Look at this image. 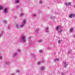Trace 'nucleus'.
<instances>
[{"instance_id":"nucleus-1","label":"nucleus","mask_w":75,"mask_h":75,"mask_svg":"<svg viewBox=\"0 0 75 75\" xmlns=\"http://www.w3.org/2000/svg\"><path fill=\"white\" fill-rule=\"evenodd\" d=\"M21 42H23L24 43L25 42L26 40H25V37L23 36L21 38Z\"/></svg>"},{"instance_id":"nucleus-2","label":"nucleus","mask_w":75,"mask_h":75,"mask_svg":"<svg viewBox=\"0 0 75 75\" xmlns=\"http://www.w3.org/2000/svg\"><path fill=\"white\" fill-rule=\"evenodd\" d=\"M64 4H65L66 7H68V6H69L71 5V2H69V3H68L67 2L65 3Z\"/></svg>"},{"instance_id":"nucleus-3","label":"nucleus","mask_w":75,"mask_h":75,"mask_svg":"<svg viewBox=\"0 0 75 75\" xmlns=\"http://www.w3.org/2000/svg\"><path fill=\"white\" fill-rule=\"evenodd\" d=\"M75 17V14H73L72 13H71L69 16V17L70 18H72V17Z\"/></svg>"},{"instance_id":"nucleus-4","label":"nucleus","mask_w":75,"mask_h":75,"mask_svg":"<svg viewBox=\"0 0 75 75\" xmlns=\"http://www.w3.org/2000/svg\"><path fill=\"white\" fill-rule=\"evenodd\" d=\"M7 8H5L4 10V13H5V14L6 13H7Z\"/></svg>"},{"instance_id":"nucleus-5","label":"nucleus","mask_w":75,"mask_h":75,"mask_svg":"<svg viewBox=\"0 0 75 75\" xmlns=\"http://www.w3.org/2000/svg\"><path fill=\"white\" fill-rule=\"evenodd\" d=\"M24 13H21L19 14V16L20 17H23V16H24Z\"/></svg>"},{"instance_id":"nucleus-6","label":"nucleus","mask_w":75,"mask_h":75,"mask_svg":"<svg viewBox=\"0 0 75 75\" xmlns=\"http://www.w3.org/2000/svg\"><path fill=\"white\" fill-rule=\"evenodd\" d=\"M45 31L46 33H48L49 31L48 30V28L46 27L45 28Z\"/></svg>"},{"instance_id":"nucleus-7","label":"nucleus","mask_w":75,"mask_h":75,"mask_svg":"<svg viewBox=\"0 0 75 75\" xmlns=\"http://www.w3.org/2000/svg\"><path fill=\"white\" fill-rule=\"evenodd\" d=\"M74 31V28H72L70 30V33H72Z\"/></svg>"},{"instance_id":"nucleus-8","label":"nucleus","mask_w":75,"mask_h":75,"mask_svg":"<svg viewBox=\"0 0 75 75\" xmlns=\"http://www.w3.org/2000/svg\"><path fill=\"white\" fill-rule=\"evenodd\" d=\"M64 64V68H66L67 66H68V64H67L66 65V62H63Z\"/></svg>"},{"instance_id":"nucleus-9","label":"nucleus","mask_w":75,"mask_h":75,"mask_svg":"<svg viewBox=\"0 0 75 75\" xmlns=\"http://www.w3.org/2000/svg\"><path fill=\"white\" fill-rule=\"evenodd\" d=\"M19 24H18V23H16V27L17 28H18V27H19Z\"/></svg>"},{"instance_id":"nucleus-10","label":"nucleus","mask_w":75,"mask_h":75,"mask_svg":"<svg viewBox=\"0 0 75 75\" xmlns=\"http://www.w3.org/2000/svg\"><path fill=\"white\" fill-rule=\"evenodd\" d=\"M39 28H38L36 29V33H39V31L40 30H39Z\"/></svg>"},{"instance_id":"nucleus-11","label":"nucleus","mask_w":75,"mask_h":75,"mask_svg":"<svg viewBox=\"0 0 75 75\" xmlns=\"http://www.w3.org/2000/svg\"><path fill=\"white\" fill-rule=\"evenodd\" d=\"M5 64H6V65H10V62H5Z\"/></svg>"},{"instance_id":"nucleus-12","label":"nucleus","mask_w":75,"mask_h":75,"mask_svg":"<svg viewBox=\"0 0 75 75\" xmlns=\"http://www.w3.org/2000/svg\"><path fill=\"white\" fill-rule=\"evenodd\" d=\"M59 61V59L58 58L54 60V62H56V61Z\"/></svg>"},{"instance_id":"nucleus-13","label":"nucleus","mask_w":75,"mask_h":75,"mask_svg":"<svg viewBox=\"0 0 75 75\" xmlns=\"http://www.w3.org/2000/svg\"><path fill=\"white\" fill-rule=\"evenodd\" d=\"M18 54L17 53H14L13 54V57H16V55H17Z\"/></svg>"},{"instance_id":"nucleus-14","label":"nucleus","mask_w":75,"mask_h":75,"mask_svg":"<svg viewBox=\"0 0 75 75\" xmlns=\"http://www.w3.org/2000/svg\"><path fill=\"white\" fill-rule=\"evenodd\" d=\"M40 69L42 71V70H44V66L41 67L40 68Z\"/></svg>"},{"instance_id":"nucleus-15","label":"nucleus","mask_w":75,"mask_h":75,"mask_svg":"<svg viewBox=\"0 0 75 75\" xmlns=\"http://www.w3.org/2000/svg\"><path fill=\"white\" fill-rule=\"evenodd\" d=\"M23 24H25V23H26V21H25V19H23Z\"/></svg>"},{"instance_id":"nucleus-16","label":"nucleus","mask_w":75,"mask_h":75,"mask_svg":"<svg viewBox=\"0 0 75 75\" xmlns=\"http://www.w3.org/2000/svg\"><path fill=\"white\" fill-rule=\"evenodd\" d=\"M59 27H61V26H57L56 28V30H58V29H59Z\"/></svg>"},{"instance_id":"nucleus-17","label":"nucleus","mask_w":75,"mask_h":75,"mask_svg":"<svg viewBox=\"0 0 75 75\" xmlns=\"http://www.w3.org/2000/svg\"><path fill=\"white\" fill-rule=\"evenodd\" d=\"M24 25V24L22 23V24L20 25V27H23V26Z\"/></svg>"},{"instance_id":"nucleus-18","label":"nucleus","mask_w":75,"mask_h":75,"mask_svg":"<svg viewBox=\"0 0 75 75\" xmlns=\"http://www.w3.org/2000/svg\"><path fill=\"white\" fill-rule=\"evenodd\" d=\"M19 3V0H17L15 1V3Z\"/></svg>"},{"instance_id":"nucleus-19","label":"nucleus","mask_w":75,"mask_h":75,"mask_svg":"<svg viewBox=\"0 0 75 75\" xmlns=\"http://www.w3.org/2000/svg\"><path fill=\"white\" fill-rule=\"evenodd\" d=\"M3 9V7L1 6H0V10Z\"/></svg>"},{"instance_id":"nucleus-20","label":"nucleus","mask_w":75,"mask_h":75,"mask_svg":"<svg viewBox=\"0 0 75 75\" xmlns=\"http://www.w3.org/2000/svg\"><path fill=\"white\" fill-rule=\"evenodd\" d=\"M42 3V1H39V4H41Z\"/></svg>"},{"instance_id":"nucleus-21","label":"nucleus","mask_w":75,"mask_h":75,"mask_svg":"<svg viewBox=\"0 0 75 75\" xmlns=\"http://www.w3.org/2000/svg\"><path fill=\"white\" fill-rule=\"evenodd\" d=\"M41 41H42V40H38V42H41Z\"/></svg>"},{"instance_id":"nucleus-22","label":"nucleus","mask_w":75,"mask_h":75,"mask_svg":"<svg viewBox=\"0 0 75 75\" xmlns=\"http://www.w3.org/2000/svg\"><path fill=\"white\" fill-rule=\"evenodd\" d=\"M42 52V50H40L39 51V52H40V53H41Z\"/></svg>"},{"instance_id":"nucleus-23","label":"nucleus","mask_w":75,"mask_h":75,"mask_svg":"<svg viewBox=\"0 0 75 75\" xmlns=\"http://www.w3.org/2000/svg\"><path fill=\"white\" fill-rule=\"evenodd\" d=\"M58 43L59 44H60L61 43V40H60L58 41Z\"/></svg>"},{"instance_id":"nucleus-24","label":"nucleus","mask_w":75,"mask_h":75,"mask_svg":"<svg viewBox=\"0 0 75 75\" xmlns=\"http://www.w3.org/2000/svg\"><path fill=\"white\" fill-rule=\"evenodd\" d=\"M17 51L18 52H20V49H17Z\"/></svg>"},{"instance_id":"nucleus-25","label":"nucleus","mask_w":75,"mask_h":75,"mask_svg":"<svg viewBox=\"0 0 75 75\" xmlns=\"http://www.w3.org/2000/svg\"><path fill=\"white\" fill-rule=\"evenodd\" d=\"M3 23H4V24H5V23H6V21H4L3 22Z\"/></svg>"},{"instance_id":"nucleus-26","label":"nucleus","mask_w":75,"mask_h":75,"mask_svg":"<svg viewBox=\"0 0 75 75\" xmlns=\"http://www.w3.org/2000/svg\"><path fill=\"white\" fill-rule=\"evenodd\" d=\"M68 54H71V51H69L68 52Z\"/></svg>"},{"instance_id":"nucleus-27","label":"nucleus","mask_w":75,"mask_h":75,"mask_svg":"<svg viewBox=\"0 0 75 75\" xmlns=\"http://www.w3.org/2000/svg\"><path fill=\"white\" fill-rule=\"evenodd\" d=\"M41 63H42V62H38V64H41Z\"/></svg>"},{"instance_id":"nucleus-28","label":"nucleus","mask_w":75,"mask_h":75,"mask_svg":"<svg viewBox=\"0 0 75 75\" xmlns=\"http://www.w3.org/2000/svg\"><path fill=\"white\" fill-rule=\"evenodd\" d=\"M17 17V16H14V18H16Z\"/></svg>"},{"instance_id":"nucleus-29","label":"nucleus","mask_w":75,"mask_h":75,"mask_svg":"<svg viewBox=\"0 0 75 75\" xmlns=\"http://www.w3.org/2000/svg\"><path fill=\"white\" fill-rule=\"evenodd\" d=\"M62 30H61V31H59V32H58V33H62Z\"/></svg>"},{"instance_id":"nucleus-30","label":"nucleus","mask_w":75,"mask_h":75,"mask_svg":"<svg viewBox=\"0 0 75 75\" xmlns=\"http://www.w3.org/2000/svg\"><path fill=\"white\" fill-rule=\"evenodd\" d=\"M50 19H51V20H52V16H50Z\"/></svg>"},{"instance_id":"nucleus-31","label":"nucleus","mask_w":75,"mask_h":75,"mask_svg":"<svg viewBox=\"0 0 75 75\" xmlns=\"http://www.w3.org/2000/svg\"><path fill=\"white\" fill-rule=\"evenodd\" d=\"M8 29H10V28H11V27L9 26L8 27Z\"/></svg>"},{"instance_id":"nucleus-32","label":"nucleus","mask_w":75,"mask_h":75,"mask_svg":"<svg viewBox=\"0 0 75 75\" xmlns=\"http://www.w3.org/2000/svg\"><path fill=\"white\" fill-rule=\"evenodd\" d=\"M33 17H35V16H36V14H34V15H33Z\"/></svg>"},{"instance_id":"nucleus-33","label":"nucleus","mask_w":75,"mask_h":75,"mask_svg":"<svg viewBox=\"0 0 75 75\" xmlns=\"http://www.w3.org/2000/svg\"><path fill=\"white\" fill-rule=\"evenodd\" d=\"M2 59V56L0 57V59Z\"/></svg>"},{"instance_id":"nucleus-34","label":"nucleus","mask_w":75,"mask_h":75,"mask_svg":"<svg viewBox=\"0 0 75 75\" xmlns=\"http://www.w3.org/2000/svg\"><path fill=\"white\" fill-rule=\"evenodd\" d=\"M11 75H15V74H10Z\"/></svg>"},{"instance_id":"nucleus-35","label":"nucleus","mask_w":75,"mask_h":75,"mask_svg":"<svg viewBox=\"0 0 75 75\" xmlns=\"http://www.w3.org/2000/svg\"><path fill=\"white\" fill-rule=\"evenodd\" d=\"M42 62L43 63V62H44V60H42Z\"/></svg>"},{"instance_id":"nucleus-36","label":"nucleus","mask_w":75,"mask_h":75,"mask_svg":"<svg viewBox=\"0 0 75 75\" xmlns=\"http://www.w3.org/2000/svg\"><path fill=\"white\" fill-rule=\"evenodd\" d=\"M17 72H20V71L18 70H17Z\"/></svg>"},{"instance_id":"nucleus-37","label":"nucleus","mask_w":75,"mask_h":75,"mask_svg":"<svg viewBox=\"0 0 75 75\" xmlns=\"http://www.w3.org/2000/svg\"><path fill=\"white\" fill-rule=\"evenodd\" d=\"M73 37H74V38H75V35H73Z\"/></svg>"},{"instance_id":"nucleus-38","label":"nucleus","mask_w":75,"mask_h":75,"mask_svg":"<svg viewBox=\"0 0 75 75\" xmlns=\"http://www.w3.org/2000/svg\"><path fill=\"white\" fill-rule=\"evenodd\" d=\"M60 41H62V40H60Z\"/></svg>"},{"instance_id":"nucleus-39","label":"nucleus","mask_w":75,"mask_h":75,"mask_svg":"<svg viewBox=\"0 0 75 75\" xmlns=\"http://www.w3.org/2000/svg\"><path fill=\"white\" fill-rule=\"evenodd\" d=\"M50 48L48 47L47 49H48V50H49V49H50Z\"/></svg>"},{"instance_id":"nucleus-40","label":"nucleus","mask_w":75,"mask_h":75,"mask_svg":"<svg viewBox=\"0 0 75 75\" xmlns=\"http://www.w3.org/2000/svg\"><path fill=\"white\" fill-rule=\"evenodd\" d=\"M17 7L18 8V7H19V6H18V7Z\"/></svg>"},{"instance_id":"nucleus-41","label":"nucleus","mask_w":75,"mask_h":75,"mask_svg":"<svg viewBox=\"0 0 75 75\" xmlns=\"http://www.w3.org/2000/svg\"><path fill=\"white\" fill-rule=\"evenodd\" d=\"M55 16H54V17H53V18H55Z\"/></svg>"},{"instance_id":"nucleus-42","label":"nucleus","mask_w":75,"mask_h":75,"mask_svg":"<svg viewBox=\"0 0 75 75\" xmlns=\"http://www.w3.org/2000/svg\"><path fill=\"white\" fill-rule=\"evenodd\" d=\"M63 74H64L63 73H62V75Z\"/></svg>"},{"instance_id":"nucleus-43","label":"nucleus","mask_w":75,"mask_h":75,"mask_svg":"<svg viewBox=\"0 0 75 75\" xmlns=\"http://www.w3.org/2000/svg\"><path fill=\"white\" fill-rule=\"evenodd\" d=\"M1 36V35H0V36Z\"/></svg>"}]
</instances>
